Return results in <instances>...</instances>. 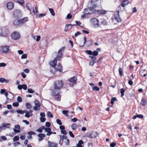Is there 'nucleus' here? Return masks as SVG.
Returning <instances> with one entry per match:
<instances>
[{"label": "nucleus", "instance_id": "0e129e2a", "mask_svg": "<svg viewBox=\"0 0 147 147\" xmlns=\"http://www.w3.org/2000/svg\"><path fill=\"white\" fill-rule=\"evenodd\" d=\"M27 57V55L26 54H23L21 56L22 59H25Z\"/></svg>", "mask_w": 147, "mask_h": 147}, {"label": "nucleus", "instance_id": "338daca9", "mask_svg": "<svg viewBox=\"0 0 147 147\" xmlns=\"http://www.w3.org/2000/svg\"><path fill=\"white\" fill-rule=\"evenodd\" d=\"M45 125L47 127H49L51 126V123L49 122H47L46 123Z\"/></svg>", "mask_w": 147, "mask_h": 147}, {"label": "nucleus", "instance_id": "2f4dec72", "mask_svg": "<svg viewBox=\"0 0 147 147\" xmlns=\"http://www.w3.org/2000/svg\"><path fill=\"white\" fill-rule=\"evenodd\" d=\"M119 11H123L125 10V7H122L121 6V4L119 5L118 7Z\"/></svg>", "mask_w": 147, "mask_h": 147}, {"label": "nucleus", "instance_id": "9d476101", "mask_svg": "<svg viewBox=\"0 0 147 147\" xmlns=\"http://www.w3.org/2000/svg\"><path fill=\"white\" fill-rule=\"evenodd\" d=\"M55 70L56 71H59L61 72L63 71L62 66L61 63H59L55 67Z\"/></svg>", "mask_w": 147, "mask_h": 147}, {"label": "nucleus", "instance_id": "a878e982", "mask_svg": "<svg viewBox=\"0 0 147 147\" xmlns=\"http://www.w3.org/2000/svg\"><path fill=\"white\" fill-rule=\"evenodd\" d=\"M11 124L8 123H3L2 125L3 128L5 129L6 128H9L10 127Z\"/></svg>", "mask_w": 147, "mask_h": 147}, {"label": "nucleus", "instance_id": "09e8293b", "mask_svg": "<svg viewBox=\"0 0 147 147\" xmlns=\"http://www.w3.org/2000/svg\"><path fill=\"white\" fill-rule=\"evenodd\" d=\"M85 53L89 55H92V53L91 51L87 50L85 51Z\"/></svg>", "mask_w": 147, "mask_h": 147}, {"label": "nucleus", "instance_id": "c756f323", "mask_svg": "<svg viewBox=\"0 0 147 147\" xmlns=\"http://www.w3.org/2000/svg\"><path fill=\"white\" fill-rule=\"evenodd\" d=\"M140 104L143 106H144L146 105V102L144 99L142 98V99Z\"/></svg>", "mask_w": 147, "mask_h": 147}, {"label": "nucleus", "instance_id": "e433bc0d", "mask_svg": "<svg viewBox=\"0 0 147 147\" xmlns=\"http://www.w3.org/2000/svg\"><path fill=\"white\" fill-rule=\"evenodd\" d=\"M92 91L95 90V91H98L100 90V88L97 86H93L92 87Z\"/></svg>", "mask_w": 147, "mask_h": 147}, {"label": "nucleus", "instance_id": "f257e3e1", "mask_svg": "<svg viewBox=\"0 0 147 147\" xmlns=\"http://www.w3.org/2000/svg\"><path fill=\"white\" fill-rule=\"evenodd\" d=\"M63 82L61 80H58L55 81L53 84V91H58L61 89L63 87Z\"/></svg>", "mask_w": 147, "mask_h": 147}, {"label": "nucleus", "instance_id": "20e7f679", "mask_svg": "<svg viewBox=\"0 0 147 147\" xmlns=\"http://www.w3.org/2000/svg\"><path fill=\"white\" fill-rule=\"evenodd\" d=\"M114 16L115 18L118 22H121L122 20L119 15V11H117L115 12L114 14Z\"/></svg>", "mask_w": 147, "mask_h": 147}, {"label": "nucleus", "instance_id": "a18cd8bd", "mask_svg": "<svg viewBox=\"0 0 147 147\" xmlns=\"http://www.w3.org/2000/svg\"><path fill=\"white\" fill-rule=\"evenodd\" d=\"M17 112L18 113H20V114H23L24 112H25V111H22L20 109H19L18 110H17Z\"/></svg>", "mask_w": 147, "mask_h": 147}, {"label": "nucleus", "instance_id": "412c9836", "mask_svg": "<svg viewBox=\"0 0 147 147\" xmlns=\"http://www.w3.org/2000/svg\"><path fill=\"white\" fill-rule=\"evenodd\" d=\"M57 62V60H55V59L54 60L50 62V64L52 67L55 68V67Z\"/></svg>", "mask_w": 147, "mask_h": 147}, {"label": "nucleus", "instance_id": "4468645a", "mask_svg": "<svg viewBox=\"0 0 147 147\" xmlns=\"http://www.w3.org/2000/svg\"><path fill=\"white\" fill-rule=\"evenodd\" d=\"M76 25H72L70 24H66L65 25V32H67L69 31L71 28L73 26Z\"/></svg>", "mask_w": 147, "mask_h": 147}, {"label": "nucleus", "instance_id": "37998d69", "mask_svg": "<svg viewBox=\"0 0 147 147\" xmlns=\"http://www.w3.org/2000/svg\"><path fill=\"white\" fill-rule=\"evenodd\" d=\"M92 55L94 56H96L98 54V52L96 51H94L92 52Z\"/></svg>", "mask_w": 147, "mask_h": 147}, {"label": "nucleus", "instance_id": "58836bf2", "mask_svg": "<svg viewBox=\"0 0 147 147\" xmlns=\"http://www.w3.org/2000/svg\"><path fill=\"white\" fill-rule=\"evenodd\" d=\"M117 100V98L116 97H113L111 99V103L113 105L114 103V102L116 101Z\"/></svg>", "mask_w": 147, "mask_h": 147}, {"label": "nucleus", "instance_id": "b1692460", "mask_svg": "<svg viewBox=\"0 0 147 147\" xmlns=\"http://www.w3.org/2000/svg\"><path fill=\"white\" fill-rule=\"evenodd\" d=\"M13 24L16 27L18 26L20 24V20H15L14 21Z\"/></svg>", "mask_w": 147, "mask_h": 147}, {"label": "nucleus", "instance_id": "774afa93", "mask_svg": "<svg viewBox=\"0 0 147 147\" xmlns=\"http://www.w3.org/2000/svg\"><path fill=\"white\" fill-rule=\"evenodd\" d=\"M72 16L70 13L68 14L67 16V18L68 19H70L72 18Z\"/></svg>", "mask_w": 147, "mask_h": 147}, {"label": "nucleus", "instance_id": "6e6552de", "mask_svg": "<svg viewBox=\"0 0 147 147\" xmlns=\"http://www.w3.org/2000/svg\"><path fill=\"white\" fill-rule=\"evenodd\" d=\"M35 106L34 107V109L36 111L37 110H39L40 109V105L39 101L37 100H35Z\"/></svg>", "mask_w": 147, "mask_h": 147}, {"label": "nucleus", "instance_id": "4d7b16f0", "mask_svg": "<svg viewBox=\"0 0 147 147\" xmlns=\"http://www.w3.org/2000/svg\"><path fill=\"white\" fill-rule=\"evenodd\" d=\"M69 134L70 137L73 138H74L75 137L74 135L73 134L71 131H69Z\"/></svg>", "mask_w": 147, "mask_h": 147}, {"label": "nucleus", "instance_id": "680f3d73", "mask_svg": "<svg viewBox=\"0 0 147 147\" xmlns=\"http://www.w3.org/2000/svg\"><path fill=\"white\" fill-rule=\"evenodd\" d=\"M67 138V137L66 136L63 135L61 137V139L62 140H63L64 139H66Z\"/></svg>", "mask_w": 147, "mask_h": 147}, {"label": "nucleus", "instance_id": "f03ea898", "mask_svg": "<svg viewBox=\"0 0 147 147\" xmlns=\"http://www.w3.org/2000/svg\"><path fill=\"white\" fill-rule=\"evenodd\" d=\"M91 4V6L89 7L88 8L91 14L96 13L97 10L96 9V8L98 7L97 4Z\"/></svg>", "mask_w": 147, "mask_h": 147}, {"label": "nucleus", "instance_id": "6e6d98bb", "mask_svg": "<svg viewBox=\"0 0 147 147\" xmlns=\"http://www.w3.org/2000/svg\"><path fill=\"white\" fill-rule=\"evenodd\" d=\"M12 105L14 107H18L19 105V103L18 102H15L13 103Z\"/></svg>", "mask_w": 147, "mask_h": 147}, {"label": "nucleus", "instance_id": "bb28decb", "mask_svg": "<svg viewBox=\"0 0 147 147\" xmlns=\"http://www.w3.org/2000/svg\"><path fill=\"white\" fill-rule=\"evenodd\" d=\"M84 13L85 14H91L90 11H89V9L88 7L87 8L84 9Z\"/></svg>", "mask_w": 147, "mask_h": 147}, {"label": "nucleus", "instance_id": "473e14b6", "mask_svg": "<svg viewBox=\"0 0 147 147\" xmlns=\"http://www.w3.org/2000/svg\"><path fill=\"white\" fill-rule=\"evenodd\" d=\"M65 49V47H61L58 51V52L62 53L64 51V50Z\"/></svg>", "mask_w": 147, "mask_h": 147}, {"label": "nucleus", "instance_id": "69168bd1", "mask_svg": "<svg viewBox=\"0 0 147 147\" xmlns=\"http://www.w3.org/2000/svg\"><path fill=\"white\" fill-rule=\"evenodd\" d=\"M61 132L62 134L64 135H66L67 134V133L66 132V131L65 129L63 130H61Z\"/></svg>", "mask_w": 147, "mask_h": 147}, {"label": "nucleus", "instance_id": "8fccbe9b", "mask_svg": "<svg viewBox=\"0 0 147 147\" xmlns=\"http://www.w3.org/2000/svg\"><path fill=\"white\" fill-rule=\"evenodd\" d=\"M18 2L21 5H22L24 3V0H17Z\"/></svg>", "mask_w": 147, "mask_h": 147}, {"label": "nucleus", "instance_id": "5701e85b", "mask_svg": "<svg viewBox=\"0 0 147 147\" xmlns=\"http://www.w3.org/2000/svg\"><path fill=\"white\" fill-rule=\"evenodd\" d=\"M38 136L39 137V140L41 141L43 140V138H44L45 137V135L43 134H38Z\"/></svg>", "mask_w": 147, "mask_h": 147}, {"label": "nucleus", "instance_id": "603ef678", "mask_svg": "<svg viewBox=\"0 0 147 147\" xmlns=\"http://www.w3.org/2000/svg\"><path fill=\"white\" fill-rule=\"evenodd\" d=\"M69 111L68 110H63L62 111L64 115H66V116H69V115H67V114L69 112Z\"/></svg>", "mask_w": 147, "mask_h": 147}, {"label": "nucleus", "instance_id": "72a5a7b5", "mask_svg": "<svg viewBox=\"0 0 147 147\" xmlns=\"http://www.w3.org/2000/svg\"><path fill=\"white\" fill-rule=\"evenodd\" d=\"M8 92H6L5 93V96H6V97H7V99H8V100H11L13 98V95L10 92H9V93H10V95L12 96L13 97L11 98H9L8 97V96H8Z\"/></svg>", "mask_w": 147, "mask_h": 147}, {"label": "nucleus", "instance_id": "7c9ffc66", "mask_svg": "<svg viewBox=\"0 0 147 147\" xmlns=\"http://www.w3.org/2000/svg\"><path fill=\"white\" fill-rule=\"evenodd\" d=\"M119 75L120 76H122L123 75V69L121 67H119Z\"/></svg>", "mask_w": 147, "mask_h": 147}, {"label": "nucleus", "instance_id": "864d4df0", "mask_svg": "<svg viewBox=\"0 0 147 147\" xmlns=\"http://www.w3.org/2000/svg\"><path fill=\"white\" fill-rule=\"evenodd\" d=\"M56 122L59 125H62V123L60 119H57Z\"/></svg>", "mask_w": 147, "mask_h": 147}, {"label": "nucleus", "instance_id": "a211bd4d", "mask_svg": "<svg viewBox=\"0 0 147 147\" xmlns=\"http://www.w3.org/2000/svg\"><path fill=\"white\" fill-rule=\"evenodd\" d=\"M63 55L62 53H60L58 52L57 56L55 58V60H57V61L60 60L62 57Z\"/></svg>", "mask_w": 147, "mask_h": 147}, {"label": "nucleus", "instance_id": "ea45409f", "mask_svg": "<svg viewBox=\"0 0 147 147\" xmlns=\"http://www.w3.org/2000/svg\"><path fill=\"white\" fill-rule=\"evenodd\" d=\"M71 128L73 130H75L77 128V125L76 124H73L71 125Z\"/></svg>", "mask_w": 147, "mask_h": 147}, {"label": "nucleus", "instance_id": "79ce46f5", "mask_svg": "<svg viewBox=\"0 0 147 147\" xmlns=\"http://www.w3.org/2000/svg\"><path fill=\"white\" fill-rule=\"evenodd\" d=\"M24 113H26V114L25 115V116L26 117L29 118L30 116V113L27 111H25V112Z\"/></svg>", "mask_w": 147, "mask_h": 147}, {"label": "nucleus", "instance_id": "39448f33", "mask_svg": "<svg viewBox=\"0 0 147 147\" xmlns=\"http://www.w3.org/2000/svg\"><path fill=\"white\" fill-rule=\"evenodd\" d=\"M56 91H53V96L55 97L56 100L60 101L61 96L60 95L59 92L57 91V92H56Z\"/></svg>", "mask_w": 147, "mask_h": 147}, {"label": "nucleus", "instance_id": "9b49d317", "mask_svg": "<svg viewBox=\"0 0 147 147\" xmlns=\"http://www.w3.org/2000/svg\"><path fill=\"white\" fill-rule=\"evenodd\" d=\"M90 22L92 24L94 25H99L98 20L96 18H92Z\"/></svg>", "mask_w": 147, "mask_h": 147}, {"label": "nucleus", "instance_id": "f3484780", "mask_svg": "<svg viewBox=\"0 0 147 147\" xmlns=\"http://www.w3.org/2000/svg\"><path fill=\"white\" fill-rule=\"evenodd\" d=\"M49 147H58L57 144L50 141L48 142Z\"/></svg>", "mask_w": 147, "mask_h": 147}, {"label": "nucleus", "instance_id": "ddd939ff", "mask_svg": "<svg viewBox=\"0 0 147 147\" xmlns=\"http://www.w3.org/2000/svg\"><path fill=\"white\" fill-rule=\"evenodd\" d=\"M9 47L5 46L2 48V52L4 53H10L11 51L9 50Z\"/></svg>", "mask_w": 147, "mask_h": 147}, {"label": "nucleus", "instance_id": "de8ad7c7", "mask_svg": "<svg viewBox=\"0 0 147 147\" xmlns=\"http://www.w3.org/2000/svg\"><path fill=\"white\" fill-rule=\"evenodd\" d=\"M19 139V137L18 136H16L13 138V141L14 142H16Z\"/></svg>", "mask_w": 147, "mask_h": 147}, {"label": "nucleus", "instance_id": "f704fd0d", "mask_svg": "<svg viewBox=\"0 0 147 147\" xmlns=\"http://www.w3.org/2000/svg\"><path fill=\"white\" fill-rule=\"evenodd\" d=\"M125 92V90L124 88H121L120 90V92L121 94V96L123 97L124 96V92Z\"/></svg>", "mask_w": 147, "mask_h": 147}, {"label": "nucleus", "instance_id": "cd10ccee", "mask_svg": "<svg viewBox=\"0 0 147 147\" xmlns=\"http://www.w3.org/2000/svg\"><path fill=\"white\" fill-rule=\"evenodd\" d=\"M84 143L83 141L82 140H80L79 141L78 144L76 145L77 147H82V145Z\"/></svg>", "mask_w": 147, "mask_h": 147}, {"label": "nucleus", "instance_id": "5fc2aeb1", "mask_svg": "<svg viewBox=\"0 0 147 147\" xmlns=\"http://www.w3.org/2000/svg\"><path fill=\"white\" fill-rule=\"evenodd\" d=\"M17 101L18 102H21L22 101V98L20 96H18L17 98Z\"/></svg>", "mask_w": 147, "mask_h": 147}, {"label": "nucleus", "instance_id": "49530a36", "mask_svg": "<svg viewBox=\"0 0 147 147\" xmlns=\"http://www.w3.org/2000/svg\"><path fill=\"white\" fill-rule=\"evenodd\" d=\"M47 115L48 117H50V118H52L53 117V115L51 113L50 111H48L47 112Z\"/></svg>", "mask_w": 147, "mask_h": 147}, {"label": "nucleus", "instance_id": "4be33fe9", "mask_svg": "<svg viewBox=\"0 0 147 147\" xmlns=\"http://www.w3.org/2000/svg\"><path fill=\"white\" fill-rule=\"evenodd\" d=\"M96 12L98 14L102 15L106 13V11L103 9L98 10H97Z\"/></svg>", "mask_w": 147, "mask_h": 147}, {"label": "nucleus", "instance_id": "423d86ee", "mask_svg": "<svg viewBox=\"0 0 147 147\" xmlns=\"http://www.w3.org/2000/svg\"><path fill=\"white\" fill-rule=\"evenodd\" d=\"M7 35V30L5 28H0V36L6 37Z\"/></svg>", "mask_w": 147, "mask_h": 147}, {"label": "nucleus", "instance_id": "0eeeda50", "mask_svg": "<svg viewBox=\"0 0 147 147\" xmlns=\"http://www.w3.org/2000/svg\"><path fill=\"white\" fill-rule=\"evenodd\" d=\"M11 37L13 39L18 40L20 38V35L18 32H15L12 34Z\"/></svg>", "mask_w": 147, "mask_h": 147}, {"label": "nucleus", "instance_id": "1a4fd4ad", "mask_svg": "<svg viewBox=\"0 0 147 147\" xmlns=\"http://www.w3.org/2000/svg\"><path fill=\"white\" fill-rule=\"evenodd\" d=\"M77 80V77L76 76H74L71 78L70 79L69 82H71L73 85L76 84V82Z\"/></svg>", "mask_w": 147, "mask_h": 147}, {"label": "nucleus", "instance_id": "13d9d810", "mask_svg": "<svg viewBox=\"0 0 147 147\" xmlns=\"http://www.w3.org/2000/svg\"><path fill=\"white\" fill-rule=\"evenodd\" d=\"M28 91L29 93H32L34 92V90L31 88H28Z\"/></svg>", "mask_w": 147, "mask_h": 147}, {"label": "nucleus", "instance_id": "c03bdc74", "mask_svg": "<svg viewBox=\"0 0 147 147\" xmlns=\"http://www.w3.org/2000/svg\"><path fill=\"white\" fill-rule=\"evenodd\" d=\"M26 106L27 108V110L28 109H30L32 108V106L31 104L29 103H26Z\"/></svg>", "mask_w": 147, "mask_h": 147}, {"label": "nucleus", "instance_id": "f8f14e48", "mask_svg": "<svg viewBox=\"0 0 147 147\" xmlns=\"http://www.w3.org/2000/svg\"><path fill=\"white\" fill-rule=\"evenodd\" d=\"M122 2L121 3V6L122 7H125L129 3V0H121Z\"/></svg>", "mask_w": 147, "mask_h": 147}, {"label": "nucleus", "instance_id": "393cba45", "mask_svg": "<svg viewBox=\"0 0 147 147\" xmlns=\"http://www.w3.org/2000/svg\"><path fill=\"white\" fill-rule=\"evenodd\" d=\"M146 71L145 70H141L140 72V75L142 77H145L146 76L147 73H144V72Z\"/></svg>", "mask_w": 147, "mask_h": 147}, {"label": "nucleus", "instance_id": "4c0bfd02", "mask_svg": "<svg viewBox=\"0 0 147 147\" xmlns=\"http://www.w3.org/2000/svg\"><path fill=\"white\" fill-rule=\"evenodd\" d=\"M89 57L92 60V61H93V62H96V58L95 56H90Z\"/></svg>", "mask_w": 147, "mask_h": 147}, {"label": "nucleus", "instance_id": "2eb2a0df", "mask_svg": "<svg viewBox=\"0 0 147 147\" xmlns=\"http://www.w3.org/2000/svg\"><path fill=\"white\" fill-rule=\"evenodd\" d=\"M14 6V4L13 3L11 2H9L7 4V8L10 10L13 9Z\"/></svg>", "mask_w": 147, "mask_h": 147}, {"label": "nucleus", "instance_id": "aec40b11", "mask_svg": "<svg viewBox=\"0 0 147 147\" xmlns=\"http://www.w3.org/2000/svg\"><path fill=\"white\" fill-rule=\"evenodd\" d=\"M15 128H13V130L16 133H18L20 132V127L19 125H17L15 126Z\"/></svg>", "mask_w": 147, "mask_h": 147}, {"label": "nucleus", "instance_id": "c9c22d12", "mask_svg": "<svg viewBox=\"0 0 147 147\" xmlns=\"http://www.w3.org/2000/svg\"><path fill=\"white\" fill-rule=\"evenodd\" d=\"M49 10L52 16H55V13L53 9L50 8L49 9Z\"/></svg>", "mask_w": 147, "mask_h": 147}, {"label": "nucleus", "instance_id": "c85d7f7f", "mask_svg": "<svg viewBox=\"0 0 147 147\" xmlns=\"http://www.w3.org/2000/svg\"><path fill=\"white\" fill-rule=\"evenodd\" d=\"M26 6L27 7V9L31 11V5L30 3H27L26 4Z\"/></svg>", "mask_w": 147, "mask_h": 147}, {"label": "nucleus", "instance_id": "dca6fc26", "mask_svg": "<svg viewBox=\"0 0 147 147\" xmlns=\"http://www.w3.org/2000/svg\"><path fill=\"white\" fill-rule=\"evenodd\" d=\"M28 17H26L20 20V24H25L28 21Z\"/></svg>", "mask_w": 147, "mask_h": 147}, {"label": "nucleus", "instance_id": "6ab92c4d", "mask_svg": "<svg viewBox=\"0 0 147 147\" xmlns=\"http://www.w3.org/2000/svg\"><path fill=\"white\" fill-rule=\"evenodd\" d=\"M45 131L46 132H48L47 134V135L48 136H50L53 134V132L51 131V128L49 127H47L45 129Z\"/></svg>", "mask_w": 147, "mask_h": 147}, {"label": "nucleus", "instance_id": "bf43d9fd", "mask_svg": "<svg viewBox=\"0 0 147 147\" xmlns=\"http://www.w3.org/2000/svg\"><path fill=\"white\" fill-rule=\"evenodd\" d=\"M22 88L24 90H26L27 89V85L25 84L22 85Z\"/></svg>", "mask_w": 147, "mask_h": 147}, {"label": "nucleus", "instance_id": "7ed1b4c3", "mask_svg": "<svg viewBox=\"0 0 147 147\" xmlns=\"http://www.w3.org/2000/svg\"><path fill=\"white\" fill-rule=\"evenodd\" d=\"M13 15L15 18L18 19L21 18L22 13L20 9H16L14 11L13 13Z\"/></svg>", "mask_w": 147, "mask_h": 147}, {"label": "nucleus", "instance_id": "052dcab7", "mask_svg": "<svg viewBox=\"0 0 147 147\" xmlns=\"http://www.w3.org/2000/svg\"><path fill=\"white\" fill-rule=\"evenodd\" d=\"M40 121L42 122H44L46 120V118L44 117H41L40 119Z\"/></svg>", "mask_w": 147, "mask_h": 147}, {"label": "nucleus", "instance_id": "a19ab883", "mask_svg": "<svg viewBox=\"0 0 147 147\" xmlns=\"http://www.w3.org/2000/svg\"><path fill=\"white\" fill-rule=\"evenodd\" d=\"M37 6H36L33 9V12L34 14L36 15L37 13Z\"/></svg>", "mask_w": 147, "mask_h": 147}, {"label": "nucleus", "instance_id": "e2e57ef3", "mask_svg": "<svg viewBox=\"0 0 147 147\" xmlns=\"http://www.w3.org/2000/svg\"><path fill=\"white\" fill-rule=\"evenodd\" d=\"M116 145V143L115 142H113L111 143L110 144V146L111 147H114Z\"/></svg>", "mask_w": 147, "mask_h": 147}, {"label": "nucleus", "instance_id": "3c124183", "mask_svg": "<svg viewBox=\"0 0 147 147\" xmlns=\"http://www.w3.org/2000/svg\"><path fill=\"white\" fill-rule=\"evenodd\" d=\"M99 0H91L90 3L91 4H96V2L98 1Z\"/></svg>", "mask_w": 147, "mask_h": 147}]
</instances>
